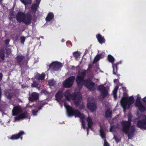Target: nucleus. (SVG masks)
<instances>
[{
  "instance_id": "obj_9",
  "label": "nucleus",
  "mask_w": 146,
  "mask_h": 146,
  "mask_svg": "<svg viewBox=\"0 0 146 146\" xmlns=\"http://www.w3.org/2000/svg\"><path fill=\"white\" fill-rule=\"evenodd\" d=\"M141 98L139 97H137L136 100L135 105L138 108L139 110L141 112H143L146 111V108L143 105L140 100Z\"/></svg>"
},
{
  "instance_id": "obj_20",
  "label": "nucleus",
  "mask_w": 146,
  "mask_h": 146,
  "mask_svg": "<svg viewBox=\"0 0 146 146\" xmlns=\"http://www.w3.org/2000/svg\"><path fill=\"white\" fill-rule=\"evenodd\" d=\"M86 121L88 123V127L87 128V134H88L89 132V128H91L93 125V122L92 121L91 118L89 117H88L86 119Z\"/></svg>"
},
{
  "instance_id": "obj_53",
  "label": "nucleus",
  "mask_w": 146,
  "mask_h": 146,
  "mask_svg": "<svg viewBox=\"0 0 146 146\" xmlns=\"http://www.w3.org/2000/svg\"><path fill=\"white\" fill-rule=\"evenodd\" d=\"M143 101L144 102L146 103V97H145L144 99H143Z\"/></svg>"
},
{
  "instance_id": "obj_11",
  "label": "nucleus",
  "mask_w": 146,
  "mask_h": 146,
  "mask_svg": "<svg viewBox=\"0 0 146 146\" xmlns=\"http://www.w3.org/2000/svg\"><path fill=\"white\" fill-rule=\"evenodd\" d=\"M137 126L139 128L146 129V118L138 120L137 122Z\"/></svg>"
},
{
  "instance_id": "obj_26",
  "label": "nucleus",
  "mask_w": 146,
  "mask_h": 146,
  "mask_svg": "<svg viewBox=\"0 0 146 146\" xmlns=\"http://www.w3.org/2000/svg\"><path fill=\"white\" fill-rule=\"evenodd\" d=\"M102 55V53H100L98 55H97L94 59L93 63H95L99 60Z\"/></svg>"
},
{
  "instance_id": "obj_43",
  "label": "nucleus",
  "mask_w": 146,
  "mask_h": 146,
  "mask_svg": "<svg viewBox=\"0 0 146 146\" xmlns=\"http://www.w3.org/2000/svg\"><path fill=\"white\" fill-rule=\"evenodd\" d=\"M38 110L36 111L35 110H32V113H33V115H36L37 114V112H38Z\"/></svg>"
},
{
  "instance_id": "obj_60",
  "label": "nucleus",
  "mask_w": 146,
  "mask_h": 146,
  "mask_svg": "<svg viewBox=\"0 0 146 146\" xmlns=\"http://www.w3.org/2000/svg\"><path fill=\"white\" fill-rule=\"evenodd\" d=\"M1 62V60L0 59V62Z\"/></svg>"
},
{
  "instance_id": "obj_22",
  "label": "nucleus",
  "mask_w": 146,
  "mask_h": 146,
  "mask_svg": "<svg viewBox=\"0 0 146 146\" xmlns=\"http://www.w3.org/2000/svg\"><path fill=\"white\" fill-rule=\"evenodd\" d=\"M54 17V15L53 13L50 12L47 15L45 18V20L46 21L49 22L52 20Z\"/></svg>"
},
{
  "instance_id": "obj_23",
  "label": "nucleus",
  "mask_w": 146,
  "mask_h": 146,
  "mask_svg": "<svg viewBox=\"0 0 146 146\" xmlns=\"http://www.w3.org/2000/svg\"><path fill=\"white\" fill-rule=\"evenodd\" d=\"M5 96L9 100H11L12 98L13 93L10 92L9 90H6L4 93Z\"/></svg>"
},
{
  "instance_id": "obj_56",
  "label": "nucleus",
  "mask_w": 146,
  "mask_h": 146,
  "mask_svg": "<svg viewBox=\"0 0 146 146\" xmlns=\"http://www.w3.org/2000/svg\"><path fill=\"white\" fill-rule=\"evenodd\" d=\"M80 108L81 109H83L84 108V106H80Z\"/></svg>"
},
{
  "instance_id": "obj_14",
  "label": "nucleus",
  "mask_w": 146,
  "mask_h": 146,
  "mask_svg": "<svg viewBox=\"0 0 146 146\" xmlns=\"http://www.w3.org/2000/svg\"><path fill=\"white\" fill-rule=\"evenodd\" d=\"M12 111L13 115H16L21 113L23 112V110L21 106L18 105L14 107Z\"/></svg>"
},
{
  "instance_id": "obj_19",
  "label": "nucleus",
  "mask_w": 146,
  "mask_h": 146,
  "mask_svg": "<svg viewBox=\"0 0 146 146\" xmlns=\"http://www.w3.org/2000/svg\"><path fill=\"white\" fill-rule=\"evenodd\" d=\"M24 57L25 56L23 55H18L15 58L16 60L17 65L21 67L22 66V61Z\"/></svg>"
},
{
  "instance_id": "obj_32",
  "label": "nucleus",
  "mask_w": 146,
  "mask_h": 146,
  "mask_svg": "<svg viewBox=\"0 0 146 146\" xmlns=\"http://www.w3.org/2000/svg\"><path fill=\"white\" fill-rule=\"evenodd\" d=\"M5 50H6L5 53L8 56L11 53V49L10 48H5L4 49Z\"/></svg>"
},
{
  "instance_id": "obj_2",
  "label": "nucleus",
  "mask_w": 146,
  "mask_h": 146,
  "mask_svg": "<svg viewBox=\"0 0 146 146\" xmlns=\"http://www.w3.org/2000/svg\"><path fill=\"white\" fill-rule=\"evenodd\" d=\"M64 96L68 101L74 100V104L76 106H78L82 99V96L77 92L71 93L70 90H68L64 93Z\"/></svg>"
},
{
  "instance_id": "obj_12",
  "label": "nucleus",
  "mask_w": 146,
  "mask_h": 146,
  "mask_svg": "<svg viewBox=\"0 0 146 146\" xmlns=\"http://www.w3.org/2000/svg\"><path fill=\"white\" fill-rule=\"evenodd\" d=\"M23 20V23L28 25L31 23L32 20V15L29 13H26Z\"/></svg>"
},
{
  "instance_id": "obj_3",
  "label": "nucleus",
  "mask_w": 146,
  "mask_h": 146,
  "mask_svg": "<svg viewBox=\"0 0 146 146\" xmlns=\"http://www.w3.org/2000/svg\"><path fill=\"white\" fill-rule=\"evenodd\" d=\"M64 106L66 109L67 114L68 116L70 117L74 116L75 117H78L81 119L84 118L85 115L81 113L79 110H74L71 106L66 103H64Z\"/></svg>"
},
{
  "instance_id": "obj_39",
  "label": "nucleus",
  "mask_w": 146,
  "mask_h": 146,
  "mask_svg": "<svg viewBox=\"0 0 146 146\" xmlns=\"http://www.w3.org/2000/svg\"><path fill=\"white\" fill-rule=\"evenodd\" d=\"M82 119V127H83V128L84 129L85 128V122L84 121L83 119Z\"/></svg>"
},
{
  "instance_id": "obj_35",
  "label": "nucleus",
  "mask_w": 146,
  "mask_h": 146,
  "mask_svg": "<svg viewBox=\"0 0 146 146\" xmlns=\"http://www.w3.org/2000/svg\"><path fill=\"white\" fill-rule=\"evenodd\" d=\"M48 84L50 86H54L56 84V82L53 80H51L49 81Z\"/></svg>"
},
{
  "instance_id": "obj_21",
  "label": "nucleus",
  "mask_w": 146,
  "mask_h": 146,
  "mask_svg": "<svg viewBox=\"0 0 146 146\" xmlns=\"http://www.w3.org/2000/svg\"><path fill=\"white\" fill-rule=\"evenodd\" d=\"M96 38L100 44H102L105 43L106 40L104 37L102 36L100 34H99L97 35Z\"/></svg>"
},
{
  "instance_id": "obj_36",
  "label": "nucleus",
  "mask_w": 146,
  "mask_h": 146,
  "mask_svg": "<svg viewBox=\"0 0 146 146\" xmlns=\"http://www.w3.org/2000/svg\"><path fill=\"white\" fill-rule=\"evenodd\" d=\"M38 83L36 81L34 82L31 85V86L34 87L38 88Z\"/></svg>"
},
{
  "instance_id": "obj_10",
  "label": "nucleus",
  "mask_w": 146,
  "mask_h": 146,
  "mask_svg": "<svg viewBox=\"0 0 146 146\" xmlns=\"http://www.w3.org/2000/svg\"><path fill=\"white\" fill-rule=\"evenodd\" d=\"M62 66L61 63L55 61L52 62L49 66V69L57 71Z\"/></svg>"
},
{
  "instance_id": "obj_50",
  "label": "nucleus",
  "mask_w": 146,
  "mask_h": 146,
  "mask_svg": "<svg viewBox=\"0 0 146 146\" xmlns=\"http://www.w3.org/2000/svg\"><path fill=\"white\" fill-rule=\"evenodd\" d=\"M3 76V75L1 73H0V81L2 80Z\"/></svg>"
},
{
  "instance_id": "obj_58",
  "label": "nucleus",
  "mask_w": 146,
  "mask_h": 146,
  "mask_svg": "<svg viewBox=\"0 0 146 146\" xmlns=\"http://www.w3.org/2000/svg\"><path fill=\"white\" fill-rule=\"evenodd\" d=\"M65 41V40L64 39H62V40H61V41L62 42H64Z\"/></svg>"
},
{
  "instance_id": "obj_41",
  "label": "nucleus",
  "mask_w": 146,
  "mask_h": 146,
  "mask_svg": "<svg viewBox=\"0 0 146 146\" xmlns=\"http://www.w3.org/2000/svg\"><path fill=\"white\" fill-rule=\"evenodd\" d=\"M113 139H115V141L117 143L119 142V140L117 137L115 135H114Z\"/></svg>"
},
{
  "instance_id": "obj_15",
  "label": "nucleus",
  "mask_w": 146,
  "mask_h": 146,
  "mask_svg": "<svg viewBox=\"0 0 146 146\" xmlns=\"http://www.w3.org/2000/svg\"><path fill=\"white\" fill-rule=\"evenodd\" d=\"M25 14H26L21 11L19 12L16 16V20L19 22H23Z\"/></svg>"
},
{
  "instance_id": "obj_46",
  "label": "nucleus",
  "mask_w": 146,
  "mask_h": 146,
  "mask_svg": "<svg viewBox=\"0 0 146 146\" xmlns=\"http://www.w3.org/2000/svg\"><path fill=\"white\" fill-rule=\"evenodd\" d=\"M92 66L90 64H89L88 69H87V70H86V71H90V69L91 68H92Z\"/></svg>"
},
{
  "instance_id": "obj_52",
  "label": "nucleus",
  "mask_w": 146,
  "mask_h": 146,
  "mask_svg": "<svg viewBox=\"0 0 146 146\" xmlns=\"http://www.w3.org/2000/svg\"><path fill=\"white\" fill-rule=\"evenodd\" d=\"M114 98L116 99L117 98V94H113Z\"/></svg>"
},
{
  "instance_id": "obj_24",
  "label": "nucleus",
  "mask_w": 146,
  "mask_h": 146,
  "mask_svg": "<svg viewBox=\"0 0 146 146\" xmlns=\"http://www.w3.org/2000/svg\"><path fill=\"white\" fill-rule=\"evenodd\" d=\"M5 50L3 48L1 49L0 50V57L2 61L5 60Z\"/></svg>"
},
{
  "instance_id": "obj_59",
  "label": "nucleus",
  "mask_w": 146,
  "mask_h": 146,
  "mask_svg": "<svg viewBox=\"0 0 146 146\" xmlns=\"http://www.w3.org/2000/svg\"><path fill=\"white\" fill-rule=\"evenodd\" d=\"M3 0H0V3H1Z\"/></svg>"
},
{
  "instance_id": "obj_13",
  "label": "nucleus",
  "mask_w": 146,
  "mask_h": 146,
  "mask_svg": "<svg viewBox=\"0 0 146 146\" xmlns=\"http://www.w3.org/2000/svg\"><path fill=\"white\" fill-rule=\"evenodd\" d=\"M25 134V132L23 131H19L17 134H15L13 135L10 137V139L11 140H17L20 138L21 139H22V136Z\"/></svg>"
},
{
  "instance_id": "obj_31",
  "label": "nucleus",
  "mask_w": 146,
  "mask_h": 146,
  "mask_svg": "<svg viewBox=\"0 0 146 146\" xmlns=\"http://www.w3.org/2000/svg\"><path fill=\"white\" fill-rule=\"evenodd\" d=\"M22 3L25 5H27L31 3V0H22Z\"/></svg>"
},
{
  "instance_id": "obj_38",
  "label": "nucleus",
  "mask_w": 146,
  "mask_h": 146,
  "mask_svg": "<svg viewBox=\"0 0 146 146\" xmlns=\"http://www.w3.org/2000/svg\"><path fill=\"white\" fill-rule=\"evenodd\" d=\"M118 88V87L117 86H116L115 87L114 90L113 91V94H117V92Z\"/></svg>"
},
{
  "instance_id": "obj_18",
  "label": "nucleus",
  "mask_w": 146,
  "mask_h": 146,
  "mask_svg": "<svg viewBox=\"0 0 146 146\" xmlns=\"http://www.w3.org/2000/svg\"><path fill=\"white\" fill-rule=\"evenodd\" d=\"M39 97L38 94L35 92L32 93L31 96L29 97V99L31 102H33L38 99Z\"/></svg>"
},
{
  "instance_id": "obj_49",
  "label": "nucleus",
  "mask_w": 146,
  "mask_h": 146,
  "mask_svg": "<svg viewBox=\"0 0 146 146\" xmlns=\"http://www.w3.org/2000/svg\"><path fill=\"white\" fill-rule=\"evenodd\" d=\"M40 1V0H36V3L35 4H36L37 5H38L39 4Z\"/></svg>"
},
{
  "instance_id": "obj_40",
  "label": "nucleus",
  "mask_w": 146,
  "mask_h": 146,
  "mask_svg": "<svg viewBox=\"0 0 146 146\" xmlns=\"http://www.w3.org/2000/svg\"><path fill=\"white\" fill-rule=\"evenodd\" d=\"M104 146H110L109 144L107 142L106 139H105L104 140Z\"/></svg>"
},
{
  "instance_id": "obj_48",
  "label": "nucleus",
  "mask_w": 146,
  "mask_h": 146,
  "mask_svg": "<svg viewBox=\"0 0 146 146\" xmlns=\"http://www.w3.org/2000/svg\"><path fill=\"white\" fill-rule=\"evenodd\" d=\"M44 105V104H42V105L40 106H39L38 107V111L40 110H41L42 109V108L43 107V106Z\"/></svg>"
},
{
  "instance_id": "obj_44",
  "label": "nucleus",
  "mask_w": 146,
  "mask_h": 146,
  "mask_svg": "<svg viewBox=\"0 0 146 146\" xmlns=\"http://www.w3.org/2000/svg\"><path fill=\"white\" fill-rule=\"evenodd\" d=\"M19 115L15 117V121H19L21 119Z\"/></svg>"
},
{
  "instance_id": "obj_42",
  "label": "nucleus",
  "mask_w": 146,
  "mask_h": 146,
  "mask_svg": "<svg viewBox=\"0 0 146 146\" xmlns=\"http://www.w3.org/2000/svg\"><path fill=\"white\" fill-rule=\"evenodd\" d=\"M10 40L9 39H6L5 40L4 42L5 43L7 46L9 44Z\"/></svg>"
},
{
  "instance_id": "obj_45",
  "label": "nucleus",
  "mask_w": 146,
  "mask_h": 146,
  "mask_svg": "<svg viewBox=\"0 0 146 146\" xmlns=\"http://www.w3.org/2000/svg\"><path fill=\"white\" fill-rule=\"evenodd\" d=\"M42 93L45 95H47L48 94V92L46 90H45L43 91Z\"/></svg>"
},
{
  "instance_id": "obj_37",
  "label": "nucleus",
  "mask_w": 146,
  "mask_h": 146,
  "mask_svg": "<svg viewBox=\"0 0 146 146\" xmlns=\"http://www.w3.org/2000/svg\"><path fill=\"white\" fill-rule=\"evenodd\" d=\"M37 5L36 4L33 5L32 7V9L33 11L35 12L36 11L37 9Z\"/></svg>"
},
{
  "instance_id": "obj_47",
  "label": "nucleus",
  "mask_w": 146,
  "mask_h": 146,
  "mask_svg": "<svg viewBox=\"0 0 146 146\" xmlns=\"http://www.w3.org/2000/svg\"><path fill=\"white\" fill-rule=\"evenodd\" d=\"M114 127L113 126H111L110 129V131L111 132H112L113 131V128Z\"/></svg>"
},
{
  "instance_id": "obj_17",
  "label": "nucleus",
  "mask_w": 146,
  "mask_h": 146,
  "mask_svg": "<svg viewBox=\"0 0 146 146\" xmlns=\"http://www.w3.org/2000/svg\"><path fill=\"white\" fill-rule=\"evenodd\" d=\"M87 107L91 111L93 112L96 109L97 106L94 103L89 102L87 103Z\"/></svg>"
},
{
  "instance_id": "obj_30",
  "label": "nucleus",
  "mask_w": 146,
  "mask_h": 146,
  "mask_svg": "<svg viewBox=\"0 0 146 146\" xmlns=\"http://www.w3.org/2000/svg\"><path fill=\"white\" fill-rule=\"evenodd\" d=\"M73 55L76 59H77L80 56V52L76 51L73 53Z\"/></svg>"
},
{
  "instance_id": "obj_28",
  "label": "nucleus",
  "mask_w": 146,
  "mask_h": 146,
  "mask_svg": "<svg viewBox=\"0 0 146 146\" xmlns=\"http://www.w3.org/2000/svg\"><path fill=\"white\" fill-rule=\"evenodd\" d=\"M19 115L20 118H21V119H23L24 118H27V117L28 113L27 111H25Z\"/></svg>"
},
{
  "instance_id": "obj_54",
  "label": "nucleus",
  "mask_w": 146,
  "mask_h": 146,
  "mask_svg": "<svg viewBox=\"0 0 146 146\" xmlns=\"http://www.w3.org/2000/svg\"><path fill=\"white\" fill-rule=\"evenodd\" d=\"M15 39L16 40H17L18 39V36H15Z\"/></svg>"
},
{
  "instance_id": "obj_25",
  "label": "nucleus",
  "mask_w": 146,
  "mask_h": 146,
  "mask_svg": "<svg viewBox=\"0 0 146 146\" xmlns=\"http://www.w3.org/2000/svg\"><path fill=\"white\" fill-rule=\"evenodd\" d=\"M105 115L106 118H111L112 116V111L110 109H108L106 111Z\"/></svg>"
},
{
  "instance_id": "obj_8",
  "label": "nucleus",
  "mask_w": 146,
  "mask_h": 146,
  "mask_svg": "<svg viewBox=\"0 0 146 146\" xmlns=\"http://www.w3.org/2000/svg\"><path fill=\"white\" fill-rule=\"evenodd\" d=\"M97 90L100 92L101 96L103 98H106L108 94V90L103 85H100L98 86Z\"/></svg>"
},
{
  "instance_id": "obj_4",
  "label": "nucleus",
  "mask_w": 146,
  "mask_h": 146,
  "mask_svg": "<svg viewBox=\"0 0 146 146\" xmlns=\"http://www.w3.org/2000/svg\"><path fill=\"white\" fill-rule=\"evenodd\" d=\"M128 119V121H122L121 124L122 127V131L125 134H127L128 138L130 139L131 136H133L135 129L133 128L129 132L131 123L129 118Z\"/></svg>"
},
{
  "instance_id": "obj_6",
  "label": "nucleus",
  "mask_w": 146,
  "mask_h": 146,
  "mask_svg": "<svg viewBox=\"0 0 146 146\" xmlns=\"http://www.w3.org/2000/svg\"><path fill=\"white\" fill-rule=\"evenodd\" d=\"M108 61L112 63V67L113 68V74L117 75V76H120V74H118V65L119 64V62H117L116 63H113L115 59L110 54H109L108 56Z\"/></svg>"
},
{
  "instance_id": "obj_57",
  "label": "nucleus",
  "mask_w": 146,
  "mask_h": 146,
  "mask_svg": "<svg viewBox=\"0 0 146 146\" xmlns=\"http://www.w3.org/2000/svg\"><path fill=\"white\" fill-rule=\"evenodd\" d=\"M88 52V50L87 49H86L85 51V54H86V53Z\"/></svg>"
},
{
  "instance_id": "obj_34",
  "label": "nucleus",
  "mask_w": 146,
  "mask_h": 146,
  "mask_svg": "<svg viewBox=\"0 0 146 146\" xmlns=\"http://www.w3.org/2000/svg\"><path fill=\"white\" fill-rule=\"evenodd\" d=\"M15 17V15L13 13H10L9 14V19L11 21L13 20V19Z\"/></svg>"
},
{
  "instance_id": "obj_27",
  "label": "nucleus",
  "mask_w": 146,
  "mask_h": 146,
  "mask_svg": "<svg viewBox=\"0 0 146 146\" xmlns=\"http://www.w3.org/2000/svg\"><path fill=\"white\" fill-rule=\"evenodd\" d=\"M100 135L102 138L105 139H106V134L104 131L103 129L101 128L100 130Z\"/></svg>"
},
{
  "instance_id": "obj_5",
  "label": "nucleus",
  "mask_w": 146,
  "mask_h": 146,
  "mask_svg": "<svg viewBox=\"0 0 146 146\" xmlns=\"http://www.w3.org/2000/svg\"><path fill=\"white\" fill-rule=\"evenodd\" d=\"M134 102V98L132 96H131L129 98L127 97L122 98L120 102L121 105L123 108L124 110H125L127 108L129 109L131 105L133 104Z\"/></svg>"
},
{
  "instance_id": "obj_55",
  "label": "nucleus",
  "mask_w": 146,
  "mask_h": 146,
  "mask_svg": "<svg viewBox=\"0 0 146 146\" xmlns=\"http://www.w3.org/2000/svg\"><path fill=\"white\" fill-rule=\"evenodd\" d=\"M118 79H115L114 80V82H116L117 81H118Z\"/></svg>"
},
{
  "instance_id": "obj_51",
  "label": "nucleus",
  "mask_w": 146,
  "mask_h": 146,
  "mask_svg": "<svg viewBox=\"0 0 146 146\" xmlns=\"http://www.w3.org/2000/svg\"><path fill=\"white\" fill-rule=\"evenodd\" d=\"M67 44H69L70 46H72V44L70 41H67Z\"/></svg>"
},
{
  "instance_id": "obj_29",
  "label": "nucleus",
  "mask_w": 146,
  "mask_h": 146,
  "mask_svg": "<svg viewBox=\"0 0 146 146\" xmlns=\"http://www.w3.org/2000/svg\"><path fill=\"white\" fill-rule=\"evenodd\" d=\"M38 75L37 76V78L38 80H43L45 77V74L44 73H42L41 74H38Z\"/></svg>"
},
{
  "instance_id": "obj_16",
  "label": "nucleus",
  "mask_w": 146,
  "mask_h": 146,
  "mask_svg": "<svg viewBox=\"0 0 146 146\" xmlns=\"http://www.w3.org/2000/svg\"><path fill=\"white\" fill-rule=\"evenodd\" d=\"M63 91L62 90H58L55 95V99L58 102H60L63 96Z\"/></svg>"
},
{
  "instance_id": "obj_1",
  "label": "nucleus",
  "mask_w": 146,
  "mask_h": 146,
  "mask_svg": "<svg viewBox=\"0 0 146 146\" xmlns=\"http://www.w3.org/2000/svg\"><path fill=\"white\" fill-rule=\"evenodd\" d=\"M86 74V70H83L77 76L76 82L78 88L81 89L83 85L87 88L90 91H94L96 90L95 83L91 81L90 78L85 79L84 78Z\"/></svg>"
},
{
  "instance_id": "obj_33",
  "label": "nucleus",
  "mask_w": 146,
  "mask_h": 146,
  "mask_svg": "<svg viewBox=\"0 0 146 146\" xmlns=\"http://www.w3.org/2000/svg\"><path fill=\"white\" fill-rule=\"evenodd\" d=\"M26 37L24 36H21L20 37L21 43L22 44H24V42L25 40Z\"/></svg>"
},
{
  "instance_id": "obj_7",
  "label": "nucleus",
  "mask_w": 146,
  "mask_h": 146,
  "mask_svg": "<svg viewBox=\"0 0 146 146\" xmlns=\"http://www.w3.org/2000/svg\"><path fill=\"white\" fill-rule=\"evenodd\" d=\"M75 78V76H72L66 79L63 83L64 86L66 88L71 87L74 84Z\"/></svg>"
}]
</instances>
